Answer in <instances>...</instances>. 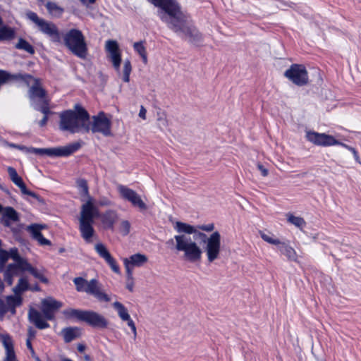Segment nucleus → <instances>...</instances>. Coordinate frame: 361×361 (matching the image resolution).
I'll list each match as a JSON object with an SVG mask.
<instances>
[{
	"instance_id": "1",
	"label": "nucleus",
	"mask_w": 361,
	"mask_h": 361,
	"mask_svg": "<svg viewBox=\"0 0 361 361\" xmlns=\"http://www.w3.org/2000/svg\"><path fill=\"white\" fill-rule=\"evenodd\" d=\"M148 1L160 8L157 15L170 30L194 45L202 44V35L191 23L190 17L181 11L176 0Z\"/></svg>"
},
{
	"instance_id": "2",
	"label": "nucleus",
	"mask_w": 361,
	"mask_h": 361,
	"mask_svg": "<svg viewBox=\"0 0 361 361\" xmlns=\"http://www.w3.org/2000/svg\"><path fill=\"white\" fill-rule=\"evenodd\" d=\"M77 185L84 203L81 205L79 221V231L86 243H91L94 235L93 225L94 219L99 216V209L94 204V199L90 195L89 188L85 179L77 181Z\"/></svg>"
},
{
	"instance_id": "3",
	"label": "nucleus",
	"mask_w": 361,
	"mask_h": 361,
	"mask_svg": "<svg viewBox=\"0 0 361 361\" xmlns=\"http://www.w3.org/2000/svg\"><path fill=\"white\" fill-rule=\"evenodd\" d=\"M174 228L178 233H183L174 236L176 251L182 252L183 258L187 262L191 263L200 262L202 259V250L190 236L187 235L194 234L196 232L197 226H193L186 223L177 221Z\"/></svg>"
},
{
	"instance_id": "4",
	"label": "nucleus",
	"mask_w": 361,
	"mask_h": 361,
	"mask_svg": "<svg viewBox=\"0 0 361 361\" xmlns=\"http://www.w3.org/2000/svg\"><path fill=\"white\" fill-rule=\"evenodd\" d=\"M75 111L67 110L60 114L59 128L71 133L90 131V115L80 105L75 106Z\"/></svg>"
},
{
	"instance_id": "5",
	"label": "nucleus",
	"mask_w": 361,
	"mask_h": 361,
	"mask_svg": "<svg viewBox=\"0 0 361 361\" xmlns=\"http://www.w3.org/2000/svg\"><path fill=\"white\" fill-rule=\"evenodd\" d=\"M65 46L80 59H85L88 54L87 45L82 32L78 29H71L63 36Z\"/></svg>"
},
{
	"instance_id": "6",
	"label": "nucleus",
	"mask_w": 361,
	"mask_h": 361,
	"mask_svg": "<svg viewBox=\"0 0 361 361\" xmlns=\"http://www.w3.org/2000/svg\"><path fill=\"white\" fill-rule=\"evenodd\" d=\"M200 231L196 228L194 234L204 243V252L207 255V261L212 263L219 257L221 253V235L218 231H215L207 236Z\"/></svg>"
},
{
	"instance_id": "7",
	"label": "nucleus",
	"mask_w": 361,
	"mask_h": 361,
	"mask_svg": "<svg viewBox=\"0 0 361 361\" xmlns=\"http://www.w3.org/2000/svg\"><path fill=\"white\" fill-rule=\"evenodd\" d=\"M73 283L78 292L91 295L100 302L111 300L110 297L103 291L101 283L95 279L87 281L82 277H76L73 279Z\"/></svg>"
},
{
	"instance_id": "8",
	"label": "nucleus",
	"mask_w": 361,
	"mask_h": 361,
	"mask_svg": "<svg viewBox=\"0 0 361 361\" xmlns=\"http://www.w3.org/2000/svg\"><path fill=\"white\" fill-rule=\"evenodd\" d=\"M81 147L80 143L73 142L66 146L52 147V148H35V147H26L23 145H18L17 149L24 151L25 152L34 153L39 155H47L49 157H68L73 153L78 151Z\"/></svg>"
},
{
	"instance_id": "9",
	"label": "nucleus",
	"mask_w": 361,
	"mask_h": 361,
	"mask_svg": "<svg viewBox=\"0 0 361 361\" xmlns=\"http://www.w3.org/2000/svg\"><path fill=\"white\" fill-rule=\"evenodd\" d=\"M63 314L68 317L77 318L95 328H106L108 324L104 316L91 310L69 309L65 310Z\"/></svg>"
},
{
	"instance_id": "10",
	"label": "nucleus",
	"mask_w": 361,
	"mask_h": 361,
	"mask_svg": "<svg viewBox=\"0 0 361 361\" xmlns=\"http://www.w3.org/2000/svg\"><path fill=\"white\" fill-rule=\"evenodd\" d=\"M26 15L27 18L35 23L39 30L44 35H47L52 42H60V33L58 28L53 23L39 18L37 14L32 11L27 12Z\"/></svg>"
},
{
	"instance_id": "11",
	"label": "nucleus",
	"mask_w": 361,
	"mask_h": 361,
	"mask_svg": "<svg viewBox=\"0 0 361 361\" xmlns=\"http://www.w3.org/2000/svg\"><path fill=\"white\" fill-rule=\"evenodd\" d=\"M90 130L93 133H99L104 136L111 135V121L106 114L100 111L97 115L92 117L90 123Z\"/></svg>"
},
{
	"instance_id": "12",
	"label": "nucleus",
	"mask_w": 361,
	"mask_h": 361,
	"mask_svg": "<svg viewBox=\"0 0 361 361\" xmlns=\"http://www.w3.org/2000/svg\"><path fill=\"white\" fill-rule=\"evenodd\" d=\"M284 75L298 86H303L308 82V73L303 65L292 64L285 71Z\"/></svg>"
},
{
	"instance_id": "13",
	"label": "nucleus",
	"mask_w": 361,
	"mask_h": 361,
	"mask_svg": "<svg viewBox=\"0 0 361 361\" xmlns=\"http://www.w3.org/2000/svg\"><path fill=\"white\" fill-rule=\"evenodd\" d=\"M117 189L121 197L130 202L133 207H137L140 211L147 209V204L135 190L123 185H118Z\"/></svg>"
},
{
	"instance_id": "14",
	"label": "nucleus",
	"mask_w": 361,
	"mask_h": 361,
	"mask_svg": "<svg viewBox=\"0 0 361 361\" xmlns=\"http://www.w3.org/2000/svg\"><path fill=\"white\" fill-rule=\"evenodd\" d=\"M305 137L309 142L317 146L329 147L337 145L339 143V141L334 136L315 131H307Z\"/></svg>"
},
{
	"instance_id": "15",
	"label": "nucleus",
	"mask_w": 361,
	"mask_h": 361,
	"mask_svg": "<svg viewBox=\"0 0 361 361\" xmlns=\"http://www.w3.org/2000/svg\"><path fill=\"white\" fill-rule=\"evenodd\" d=\"M105 49L108 53V57L112 62L114 69L118 72L121 62V52L118 42L115 40H107L105 44Z\"/></svg>"
},
{
	"instance_id": "16",
	"label": "nucleus",
	"mask_w": 361,
	"mask_h": 361,
	"mask_svg": "<svg viewBox=\"0 0 361 361\" xmlns=\"http://www.w3.org/2000/svg\"><path fill=\"white\" fill-rule=\"evenodd\" d=\"M94 250L99 256L102 258L106 263L110 267L111 270L117 274H121L119 266L118 265L116 259L111 256L106 246L102 243H98L94 245Z\"/></svg>"
},
{
	"instance_id": "17",
	"label": "nucleus",
	"mask_w": 361,
	"mask_h": 361,
	"mask_svg": "<svg viewBox=\"0 0 361 361\" xmlns=\"http://www.w3.org/2000/svg\"><path fill=\"white\" fill-rule=\"evenodd\" d=\"M62 306V303L51 298L44 299L42 301L41 310L47 320H54L55 314Z\"/></svg>"
},
{
	"instance_id": "18",
	"label": "nucleus",
	"mask_w": 361,
	"mask_h": 361,
	"mask_svg": "<svg viewBox=\"0 0 361 361\" xmlns=\"http://www.w3.org/2000/svg\"><path fill=\"white\" fill-rule=\"evenodd\" d=\"M148 260L145 255L137 253L130 256L128 258L123 259V264L126 272H133L135 267H140L143 266Z\"/></svg>"
},
{
	"instance_id": "19",
	"label": "nucleus",
	"mask_w": 361,
	"mask_h": 361,
	"mask_svg": "<svg viewBox=\"0 0 361 361\" xmlns=\"http://www.w3.org/2000/svg\"><path fill=\"white\" fill-rule=\"evenodd\" d=\"M0 213H1L0 223L5 227H10L12 223L19 221L18 213L11 207H3L1 206Z\"/></svg>"
},
{
	"instance_id": "20",
	"label": "nucleus",
	"mask_w": 361,
	"mask_h": 361,
	"mask_svg": "<svg viewBox=\"0 0 361 361\" xmlns=\"http://www.w3.org/2000/svg\"><path fill=\"white\" fill-rule=\"evenodd\" d=\"M99 218L103 227L105 229L113 230L115 223L117 221L118 216V214L115 210L109 209L105 212L100 214L99 212V216L94 219Z\"/></svg>"
},
{
	"instance_id": "21",
	"label": "nucleus",
	"mask_w": 361,
	"mask_h": 361,
	"mask_svg": "<svg viewBox=\"0 0 361 361\" xmlns=\"http://www.w3.org/2000/svg\"><path fill=\"white\" fill-rule=\"evenodd\" d=\"M29 321L32 323L37 329H44L49 327V323L44 314L38 310L31 308L28 312Z\"/></svg>"
},
{
	"instance_id": "22",
	"label": "nucleus",
	"mask_w": 361,
	"mask_h": 361,
	"mask_svg": "<svg viewBox=\"0 0 361 361\" xmlns=\"http://www.w3.org/2000/svg\"><path fill=\"white\" fill-rule=\"evenodd\" d=\"M7 171L12 182L18 187H19L23 194L27 195L35 198L37 197L36 193L27 189L25 184L23 181V179L18 175L17 171L14 168L9 166L8 167Z\"/></svg>"
},
{
	"instance_id": "23",
	"label": "nucleus",
	"mask_w": 361,
	"mask_h": 361,
	"mask_svg": "<svg viewBox=\"0 0 361 361\" xmlns=\"http://www.w3.org/2000/svg\"><path fill=\"white\" fill-rule=\"evenodd\" d=\"M1 340L6 350V355L3 361H18L14 351L11 336L8 334L2 335Z\"/></svg>"
},
{
	"instance_id": "24",
	"label": "nucleus",
	"mask_w": 361,
	"mask_h": 361,
	"mask_svg": "<svg viewBox=\"0 0 361 361\" xmlns=\"http://www.w3.org/2000/svg\"><path fill=\"white\" fill-rule=\"evenodd\" d=\"M278 248L280 252L287 257L288 260L298 262V255L295 249L290 245L281 242Z\"/></svg>"
},
{
	"instance_id": "25",
	"label": "nucleus",
	"mask_w": 361,
	"mask_h": 361,
	"mask_svg": "<svg viewBox=\"0 0 361 361\" xmlns=\"http://www.w3.org/2000/svg\"><path fill=\"white\" fill-rule=\"evenodd\" d=\"M61 334L64 341L70 343L81 336V329L78 327H66L61 330Z\"/></svg>"
},
{
	"instance_id": "26",
	"label": "nucleus",
	"mask_w": 361,
	"mask_h": 361,
	"mask_svg": "<svg viewBox=\"0 0 361 361\" xmlns=\"http://www.w3.org/2000/svg\"><path fill=\"white\" fill-rule=\"evenodd\" d=\"M9 268L13 269L16 271V269H20L22 271H28L32 266L26 259L20 257L17 259L15 263L9 264Z\"/></svg>"
},
{
	"instance_id": "27",
	"label": "nucleus",
	"mask_w": 361,
	"mask_h": 361,
	"mask_svg": "<svg viewBox=\"0 0 361 361\" xmlns=\"http://www.w3.org/2000/svg\"><path fill=\"white\" fill-rule=\"evenodd\" d=\"M16 32L14 29L8 26L0 27V41L11 40L14 38Z\"/></svg>"
},
{
	"instance_id": "28",
	"label": "nucleus",
	"mask_w": 361,
	"mask_h": 361,
	"mask_svg": "<svg viewBox=\"0 0 361 361\" xmlns=\"http://www.w3.org/2000/svg\"><path fill=\"white\" fill-rule=\"evenodd\" d=\"M114 308L117 311L118 314L121 320H129V317H130L128 314V312L126 307L120 302H114L113 303Z\"/></svg>"
},
{
	"instance_id": "29",
	"label": "nucleus",
	"mask_w": 361,
	"mask_h": 361,
	"mask_svg": "<svg viewBox=\"0 0 361 361\" xmlns=\"http://www.w3.org/2000/svg\"><path fill=\"white\" fill-rule=\"evenodd\" d=\"M134 50L140 56L145 64L147 63V55L144 42H137L133 44Z\"/></svg>"
},
{
	"instance_id": "30",
	"label": "nucleus",
	"mask_w": 361,
	"mask_h": 361,
	"mask_svg": "<svg viewBox=\"0 0 361 361\" xmlns=\"http://www.w3.org/2000/svg\"><path fill=\"white\" fill-rule=\"evenodd\" d=\"M287 221L295 226L296 227L299 228L300 229H302L305 225L306 222L304 220L303 218L300 216H295L291 213H288L286 214Z\"/></svg>"
},
{
	"instance_id": "31",
	"label": "nucleus",
	"mask_w": 361,
	"mask_h": 361,
	"mask_svg": "<svg viewBox=\"0 0 361 361\" xmlns=\"http://www.w3.org/2000/svg\"><path fill=\"white\" fill-rule=\"evenodd\" d=\"M46 7L49 13L54 16H60L63 12V8L54 2L48 1L46 4Z\"/></svg>"
},
{
	"instance_id": "32",
	"label": "nucleus",
	"mask_w": 361,
	"mask_h": 361,
	"mask_svg": "<svg viewBox=\"0 0 361 361\" xmlns=\"http://www.w3.org/2000/svg\"><path fill=\"white\" fill-rule=\"evenodd\" d=\"M16 48L18 49L24 50L31 54L35 53L33 47L23 38L19 39L18 43L16 44Z\"/></svg>"
},
{
	"instance_id": "33",
	"label": "nucleus",
	"mask_w": 361,
	"mask_h": 361,
	"mask_svg": "<svg viewBox=\"0 0 361 361\" xmlns=\"http://www.w3.org/2000/svg\"><path fill=\"white\" fill-rule=\"evenodd\" d=\"M29 289L28 281L25 278H20L18 284L13 288V291L18 295Z\"/></svg>"
},
{
	"instance_id": "34",
	"label": "nucleus",
	"mask_w": 361,
	"mask_h": 361,
	"mask_svg": "<svg viewBox=\"0 0 361 361\" xmlns=\"http://www.w3.org/2000/svg\"><path fill=\"white\" fill-rule=\"evenodd\" d=\"M132 71V66L129 59H126L123 63V80L125 82H128L130 80V75Z\"/></svg>"
},
{
	"instance_id": "35",
	"label": "nucleus",
	"mask_w": 361,
	"mask_h": 361,
	"mask_svg": "<svg viewBox=\"0 0 361 361\" xmlns=\"http://www.w3.org/2000/svg\"><path fill=\"white\" fill-rule=\"evenodd\" d=\"M6 305L8 307H18L22 304V298L16 294V295H9L6 298Z\"/></svg>"
},
{
	"instance_id": "36",
	"label": "nucleus",
	"mask_w": 361,
	"mask_h": 361,
	"mask_svg": "<svg viewBox=\"0 0 361 361\" xmlns=\"http://www.w3.org/2000/svg\"><path fill=\"white\" fill-rule=\"evenodd\" d=\"M43 228V226L35 224L27 226V230L30 233L32 237L35 240L38 237V235L42 234L40 230Z\"/></svg>"
},
{
	"instance_id": "37",
	"label": "nucleus",
	"mask_w": 361,
	"mask_h": 361,
	"mask_svg": "<svg viewBox=\"0 0 361 361\" xmlns=\"http://www.w3.org/2000/svg\"><path fill=\"white\" fill-rule=\"evenodd\" d=\"M28 272L31 274L35 278L39 279L40 281L43 283H47L48 279L44 276L42 272L32 266L30 267Z\"/></svg>"
},
{
	"instance_id": "38",
	"label": "nucleus",
	"mask_w": 361,
	"mask_h": 361,
	"mask_svg": "<svg viewBox=\"0 0 361 361\" xmlns=\"http://www.w3.org/2000/svg\"><path fill=\"white\" fill-rule=\"evenodd\" d=\"M16 274V271L9 268V265L7 266L6 269L4 271V281L8 283V286H11L13 283V278Z\"/></svg>"
},
{
	"instance_id": "39",
	"label": "nucleus",
	"mask_w": 361,
	"mask_h": 361,
	"mask_svg": "<svg viewBox=\"0 0 361 361\" xmlns=\"http://www.w3.org/2000/svg\"><path fill=\"white\" fill-rule=\"evenodd\" d=\"M260 236L261 238L267 243H270V244H272V245H279L281 244V241L279 240V239H276V238H274L271 235H269V234H267L264 232H262L260 231Z\"/></svg>"
},
{
	"instance_id": "40",
	"label": "nucleus",
	"mask_w": 361,
	"mask_h": 361,
	"mask_svg": "<svg viewBox=\"0 0 361 361\" xmlns=\"http://www.w3.org/2000/svg\"><path fill=\"white\" fill-rule=\"evenodd\" d=\"M119 230L123 235H127L130 233V222L127 220H123L121 222Z\"/></svg>"
},
{
	"instance_id": "41",
	"label": "nucleus",
	"mask_w": 361,
	"mask_h": 361,
	"mask_svg": "<svg viewBox=\"0 0 361 361\" xmlns=\"http://www.w3.org/2000/svg\"><path fill=\"white\" fill-rule=\"evenodd\" d=\"M126 288L133 292L134 290V279L133 276V273L126 272Z\"/></svg>"
},
{
	"instance_id": "42",
	"label": "nucleus",
	"mask_w": 361,
	"mask_h": 361,
	"mask_svg": "<svg viewBox=\"0 0 361 361\" xmlns=\"http://www.w3.org/2000/svg\"><path fill=\"white\" fill-rule=\"evenodd\" d=\"M337 145H341L342 147H343L344 148L347 149L348 150L350 151L353 154V156H354V158L356 161H358L359 160V155H358V153L356 151V149L345 143H343V142H341L339 141V143Z\"/></svg>"
},
{
	"instance_id": "43",
	"label": "nucleus",
	"mask_w": 361,
	"mask_h": 361,
	"mask_svg": "<svg viewBox=\"0 0 361 361\" xmlns=\"http://www.w3.org/2000/svg\"><path fill=\"white\" fill-rule=\"evenodd\" d=\"M197 228L206 232H212L214 229V224H208L206 225H197Z\"/></svg>"
},
{
	"instance_id": "44",
	"label": "nucleus",
	"mask_w": 361,
	"mask_h": 361,
	"mask_svg": "<svg viewBox=\"0 0 361 361\" xmlns=\"http://www.w3.org/2000/svg\"><path fill=\"white\" fill-rule=\"evenodd\" d=\"M8 253H9V258L13 259L15 262L20 257L18 250L16 247L10 249Z\"/></svg>"
},
{
	"instance_id": "45",
	"label": "nucleus",
	"mask_w": 361,
	"mask_h": 361,
	"mask_svg": "<svg viewBox=\"0 0 361 361\" xmlns=\"http://www.w3.org/2000/svg\"><path fill=\"white\" fill-rule=\"evenodd\" d=\"M8 312L6 304H4L1 297H0V319H2L5 314Z\"/></svg>"
},
{
	"instance_id": "46",
	"label": "nucleus",
	"mask_w": 361,
	"mask_h": 361,
	"mask_svg": "<svg viewBox=\"0 0 361 361\" xmlns=\"http://www.w3.org/2000/svg\"><path fill=\"white\" fill-rule=\"evenodd\" d=\"M9 259V253L5 250H0V262L1 264H6Z\"/></svg>"
},
{
	"instance_id": "47",
	"label": "nucleus",
	"mask_w": 361,
	"mask_h": 361,
	"mask_svg": "<svg viewBox=\"0 0 361 361\" xmlns=\"http://www.w3.org/2000/svg\"><path fill=\"white\" fill-rule=\"evenodd\" d=\"M41 245H50L51 242L48 239L45 238L42 234L38 235V237L35 239Z\"/></svg>"
},
{
	"instance_id": "48",
	"label": "nucleus",
	"mask_w": 361,
	"mask_h": 361,
	"mask_svg": "<svg viewBox=\"0 0 361 361\" xmlns=\"http://www.w3.org/2000/svg\"><path fill=\"white\" fill-rule=\"evenodd\" d=\"M98 204L99 206H110L112 204V203L109 199L103 197L99 200Z\"/></svg>"
},
{
	"instance_id": "49",
	"label": "nucleus",
	"mask_w": 361,
	"mask_h": 361,
	"mask_svg": "<svg viewBox=\"0 0 361 361\" xmlns=\"http://www.w3.org/2000/svg\"><path fill=\"white\" fill-rule=\"evenodd\" d=\"M158 121L159 122V125L162 126L163 127H166L168 125L167 120L166 118L165 115H159L158 118Z\"/></svg>"
},
{
	"instance_id": "50",
	"label": "nucleus",
	"mask_w": 361,
	"mask_h": 361,
	"mask_svg": "<svg viewBox=\"0 0 361 361\" xmlns=\"http://www.w3.org/2000/svg\"><path fill=\"white\" fill-rule=\"evenodd\" d=\"M257 168L260 171L262 175L265 177L268 175V170L262 164H257Z\"/></svg>"
},
{
	"instance_id": "51",
	"label": "nucleus",
	"mask_w": 361,
	"mask_h": 361,
	"mask_svg": "<svg viewBox=\"0 0 361 361\" xmlns=\"http://www.w3.org/2000/svg\"><path fill=\"white\" fill-rule=\"evenodd\" d=\"M36 331L32 328L30 327L27 330V338L32 340L35 336Z\"/></svg>"
},
{
	"instance_id": "52",
	"label": "nucleus",
	"mask_w": 361,
	"mask_h": 361,
	"mask_svg": "<svg viewBox=\"0 0 361 361\" xmlns=\"http://www.w3.org/2000/svg\"><path fill=\"white\" fill-rule=\"evenodd\" d=\"M26 345H27V348L30 351L32 355L34 356L35 353V350H34L32 343H31V340H30V339L26 340Z\"/></svg>"
},
{
	"instance_id": "53",
	"label": "nucleus",
	"mask_w": 361,
	"mask_h": 361,
	"mask_svg": "<svg viewBox=\"0 0 361 361\" xmlns=\"http://www.w3.org/2000/svg\"><path fill=\"white\" fill-rule=\"evenodd\" d=\"M146 113H147V111H146L145 108L143 106H141V108H140V110L139 112V116L140 118H142V119L145 120L146 119Z\"/></svg>"
},
{
	"instance_id": "54",
	"label": "nucleus",
	"mask_w": 361,
	"mask_h": 361,
	"mask_svg": "<svg viewBox=\"0 0 361 361\" xmlns=\"http://www.w3.org/2000/svg\"><path fill=\"white\" fill-rule=\"evenodd\" d=\"M80 1L85 6H89L90 4H94L96 0H80Z\"/></svg>"
},
{
	"instance_id": "55",
	"label": "nucleus",
	"mask_w": 361,
	"mask_h": 361,
	"mask_svg": "<svg viewBox=\"0 0 361 361\" xmlns=\"http://www.w3.org/2000/svg\"><path fill=\"white\" fill-rule=\"evenodd\" d=\"M77 349L80 353H83L85 350V345L82 343H78L77 345Z\"/></svg>"
},
{
	"instance_id": "56",
	"label": "nucleus",
	"mask_w": 361,
	"mask_h": 361,
	"mask_svg": "<svg viewBox=\"0 0 361 361\" xmlns=\"http://www.w3.org/2000/svg\"><path fill=\"white\" fill-rule=\"evenodd\" d=\"M128 319L129 320H125V322H127L128 326L134 327V326H135V324L134 322L133 321V319L130 318V317H129Z\"/></svg>"
},
{
	"instance_id": "57",
	"label": "nucleus",
	"mask_w": 361,
	"mask_h": 361,
	"mask_svg": "<svg viewBox=\"0 0 361 361\" xmlns=\"http://www.w3.org/2000/svg\"><path fill=\"white\" fill-rule=\"evenodd\" d=\"M16 307H13V306H11V307L7 306L8 312H10L12 314H16Z\"/></svg>"
},
{
	"instance_id": "58",
	"label": "nucleus",
	"mask_w": 361,
	"mask_h": 361,
	"mask_svg": "<svg viewBox=\"0 0 361 361\" xmlns=\"http://www.w3.org/2000/svg\"><path fill=\"white\" fill-rule=\"evenodd\" d=\"M134 334V337H136L137 335V331H136V326H134V327H130Z\"/></svg>"
},
{
	"instance_id": "59",
	"label": "nucleus",
	"mask_w": 361,
	"mask_h": 361,
	"mask_svg": "<svg viewBox=\"0 0 361 361\" xmlns=\"http://www.w3.org/2000/svg\"><path fill=\"white\" fill-rule=\"evenodd\" d=\"M7 145L9 146L10 147L16 148V149H17V147H18V145L14 144V143H7Z\"/></svg>"
},
{
	"instance_id": "60",
	"label": "nucleus",
	"mask_w": 361,
	"mask_h": 361,
	"mask_svg": "<svg viewBox=\"0 0 361 361\" xmlns=\"http://www.w3.org/2000/svg\"><path fill=\"white\" fill-rule=\"evenodd\" d=\"M84 359L85 361H90V360H91L90 355H85Z\"/></svg>"
},
{
	"instance_id": "61",
	"label": "nucleus",
	"mask_w": 361,
	"mask_h": 361,
	"mask_svg": "<svg viewBox=\"0 0 361 361\" xmlns=\"http://www.w3.org/2000/svg\"><path fill=\"white\" fill-rule=\"evenodd\" d=\"M30 289H31V290H39V288L37 286H35V288H30Z\"/></svg>"
},
{
	"instance_id": "62",
	"label": "nucleus",
	"mask_w": 361,
	"mask_h": 361,
	"mask_svg": "<svg viewBox=\"0 0 361 361\" xmlns=\"http://www.w3.org/2000/svg\"><path fill=\"white\" fill-rule=\"evenodd\" d=\"M61 361H73V360H70L68 358H64Z\"/></svg>"
}]
</instances>
